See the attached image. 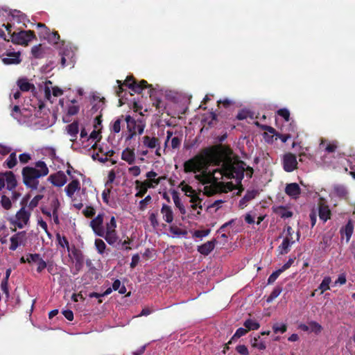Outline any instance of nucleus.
<instances>
[{
    "label": "nucleus",
    "instance_id": "0e129e2a",
    "mask_svg": "<svg viewBox=\"0 0 355 355\" xmlns=\"http://www.w3.org/2000/svg\"><path fill=\"white\" fill-rule=\"evenodd\" d=\"M19 159L21 164H27L31 159V156L30 154L24 153L19 155Z\"/></svg>",
    "mask_w": 355,
    "mask_h": 355
},
{
    "label": "nucleus",
    "instance_id": "5701e85b",
    "mask_svg": "<svg viewBox=\"0 0 355 355\" xmlns=\"http://www.w3.org/2000/svg\"><path fill=\"white\" fill-rule=\"evenodd\" d=\"M46 49L42 44L34 46L31 49V54L36 59H41L45 57Z\"/></svg>",
    "mask_w": 355,
    "mask_h": 355
},
{
    "label": "nucleus",
    "instance_id": "ea45409f",
    "mask_svg": "<svg viewBox=\"0 0 355 355\" xmlns=\"http://www.w3.org/2000/svg\"><path fill=\"white\" fill-rule=\"evenodd\" d=\"M56 239L58 242V244L62 248H67L68 250H69V243L66 236H61L59 233L56 234Z\"/></svg>",
    "mask_w": 355,
    "mask_h": 355
},
{
    "label": "nucleus",
    "instance_id": "8fccbe9b",
    "mask_svg": "<svg viewBox=\"0 0 355 355\" xmlns=\"http://www.w3.org/2000/svg\"><path fill=\"white\" fill-rule=\"evenodd\" d=\"M158 214L156 212H152L149 216V220L153 228H157L159 226V222L157 220Z\"/></svg>",
    "mask_w": 355,
    "mask_h": 355
},
{
    "label": "nucleus",
    "instance_id": "1a4fd4ad",
    "mask_svg": "<svg viewBox=\"0 0 355 355\" xmlns=\"http://www.w3.org/2000/svg\"><path fill=\"white\" fill-rule=\"evenodd\" d=\"M9 249L15 251L19 245H25L26 242V232L25 231L18 232L12 235L10 239Z\"/></svg>",
    "mask_w": 355,
    "mask_h": 355
},
{
    "label": "nucleus",
    "instance_id": "603ef678",
    "mask_svg": "<svg viewBox=\"0 0 355 355\" xmlns=\"http://www.w3.org/2000/svg\"><path fill=\"white\" fill-rule=\"evenodd\" d=\"M135 186H136V189L138 190V191L135 194V196L137 197V198H142V197H144L145 196V194L146 193L147 191H148L146 187L143 186V185L135 184Z\"/></svg>",
    "mask_w": 355,
    "mask_h": 355
},
{
    "label": "nucleus",
    "instance_id": "c9c22d12",
    "mask_svg": "<svg viewBox=\"0 0 355 355\" xmlns=\"http://www.w3.org/2000/svg\"><path fill=\"white\" fill-rule=\"evenodd\" d=\"M248 332V331L246 329V328L244 329V328L240 327V328L237 329L235 334L231 338L230 340L228 342L227 344H231L233 340H234L235 339H238V338H241V336H245Z\"/></svg>",
    "mask_w": 355,
    "mask_h": 355
},
{
    "label": "nucleus",
    "instance_id": "cd10ccee",
    "mask_svg": "<svg viewBox=\"0 0 355 355\" xmlns=\"http://www.w3.org/2000/svg\"><path fill=\"white\" fill-rule=\"evenodd\" d=\"M103 237L105 239L107 243L111 245H114L119 240V236L117 235L116 230L109 232H105V234Z\"/></svg>",
    "mask_w": 355,
    "mask_h": 355
},
{
    "label": "nucleus",
    "instance_id": "bf43d9fd",
    "mask_svg": "<svg viewBox=\"0 0 355 355\" xmlns=\"http://www.w3.org/2000/svg\"><path fill=\"white\" fill-rule=\"evenodd\" d=\"M1 288L3 293L6 295V297L8 298L10 296L8 290V282L6 279H2L1 283Z\"/></svg>",
    "mask_w": 355,
    "mask_h": 355
},
{
    "label": "nucleus",
    "instance_id": "f03ea898",
    "mask_svg": "<svg viewBox=\"0 0 355 355\" xmlns=\"http://www.w3.org/2000/svg\"><path fill=\"white\" fill-rule=\"evenodd\" d=\"M35 166V167L25 166L21 171L23 183L32 190L37 189L39 178L47 175L49 172L46 164L43 161L36 162Z\"/></svg>",
    "mask_w": 355,
    "mask_h": 355
},
{
    "label": "nucleus",
    "instance_id": "393cba45",
    "mask_svg": "<svg viewBox=\"0 0 355 355\" xmlns=\"http://www.w3.org/2000/svg\"><path fill=\"white\" fill-rule=\"evenodd\" d=\"M188 196L191 198L190 202L191 203V209L196 210V209L198 208L200 210H202V206L201 205V202L202 201V199L200 198L199 195H188Z\"/></svg>",
    "mask_w": 355,
    "mask_h": 355
},
{
    "label": "nucleus",
    "instance_id": "a211bd4d",
    "mask_svg": "<svg viewBox=\"0 0 355 355\" xmlns=\"http://www.w3.org/2000/svg\"><path fill=\"white\" fill-rule=\"evenodd\" d=\"M6 175V189L9 191H12L17 185V182L15 174L12 171H8L4 173Z\"/></svg>",
    "mask_w": 355,
    "mask_h": 355
},
{
    "label": "nucleus",
    "instance_id": "39448f33",
    "mask_svg": "<svg viewBox=\"0 0 355 355\" xmlns=\"http://www.w3.org/2000/svg\"><path fill=\"white\" fill-rule=\"evenodd\" d=\"M31 213L26 211L25 207L22 206L21 208L16 213L15 218H10L8 219L10 224L22 229L25 225H28Z\"/></svg>",
    "mask_w": 355,
    "mask_h": 355
},
{
    "label": "nucleus",
    "instance_id": "dca6fc26",
    "mask_svg": "<svg viewBox=\"0 0 355 355\" xmlns=\"http://www.w3.org/2000/svg\"><path fill=\"white\" fill-rule=\"evenodd\" d=\"M216 240L207 241L204 244L198 246V252L204 256H207L215 248Z\"/></svg>",
    "mask_w": 355,
    "mask_h": 355
},
{
    "label": "nucleus",
    "instance_id": "49530a36",
    "mask_svg": "<svg viewBox=\"0 0 355 355\" xmlns=\"http://www.w3.org/2000/svg\"><path fill=\"white\" fill-rule=\"evenodd\" d=\"M257 194L258 191L257 190H248L247 191L245 196L243 197V201L249 202L251 200L254 199Z\"/></svg>",
    "mask_w": 355,
    "mask_h": 355
},
{
    "label": "nucleus",
    "instance_id": "c85d7f7f",
    "mask_svg": "<svg viewBox=\"0 0 355 355\" xmlns=\"http://www.w3.org/2000/svg\"><path fill=\"white\" fill-rule=\"evenodd\" d=\"M17 164V159L16 153L13 152L10 154L4 166L11 169L13 168Z\"/></svg>",
    "mask_w": 355,
    "mask_h": 355
},
{
    "label": "nucleus",
    "instance_id": "09e8293b",
    "mask_svg": "<svg viewBox=\"0 0 355 355\" xmlns=\"http://www.w3.org/2000/svg\"><path fill=\"white\" fill-rule=\"evenodd\" d=\"M272 329L275 334L278 332L284 334L287 330V326L285 324H279L278 323H276L272 326Z\"/></svg>",
    "mask_w": 355,
    "mask_h": 355
},
{
    "label": "nucleus",
    "instance_id": "774afa93",
    "mask_svg": "<svg viewBox=\"0 0 355 355\" xmlns=\"http://www.w3.org/2000/svg\"><path fill=\"white\" fill-rule=\"evenodd\" d=\"M128 171L133 176L137 177L139 175V174L141 173V169H140L139 166H134L129 168Z\"/></svg>",
    "mask_w": 355,
    "mask_h": 355
},
{
    "label": "nucleus",
    "instance_id": "69168bd1",
    "mask_svg": "<svg viewBox=\"0 0 355 355\" xmlns=\"http://www.w3.org/2000/svg\"><path fill=\"white\" fill-rule=\"evenodd\" d=\"M37 263V272L40 273L42 270L46 268L47 264L44 260H43L41 257L36 262Z\"/></svg>",
    "mask_w": 355,
    "mask_h": 355
},
{
    "label": "nucleus",
    "instance_id": "4c0bfd02",
    "mask_svg": "<svg viewBox=\"0 0 355 355\" xmlns=\"http://www.w3.org/2000/svg\"><path fill=\"white\" fill-rule=\"evenodd\" d=\"M116 228V221L114 216H112L110 222L106 223L105 232L115 231Z\"/></svg>",
    "mask_w": 355,
    "mask_h": 355
},
{
    "label": "nucleus",
    "instance_id": "5fc2aeb1",
    "mask_svg": "<svg viewBox=\"0 0 355 355\" xmlns=\"http://www.w3.org/2000/svg\"><path fill=\"white\" fill-rule=\"evenodd\" d=\"M277 114H278V115H279L280 116L284 118L285 119V121H289V119H290V112L286 108L279 109L277 111Z\"/></svg>",
    "mask_w": 355,
    "mask_h": 355
},
{
    "label": "nucleus",
    "instance_id": "f257e3e1",
    "mask_svg": "<svg viewBox=\"0 0 355 355\" xmlns=\"http://www.w3.org/2000/svg\"><path fill=\"white\" fill-rule=\"evenodd\" d=\"M220 162V153L215 147L205 148L184 163V171L187 173H200L195 175V178L202 184H207L211 182L213 175L207 172L208 166L211 164L219 165Z\"/></svg>",
    "mask_w": 355,
    "mask_h": 355
},
{
    "label": "nucleus",
    "instance_id": "f3484780",
    "mask_svg": "<svg viewBox=\"0 0 355 355\" xmlns=\"http://www.w3.org/2000/svg\"><path fill=\"white\" fill-rule=\"evenodd\" d=\"M318 216L323 223H326L329 219H330L331 211L329 209V206L324 203H320L318 206Z\"/></svg>",
    "mask_w": 355,
    "mask_h": 355
},
{
    "label": "nucleus",
    "instance_id": "6e6552de",
    "mask_svg": "<svg viewBox=\"0 0 355 355\" xmlns=\"http://www.w3.org/2000/svg\"><path fill=\"white\" fill-rule=\"evenodd\" d=\"M103 214H98L94 218L90 221V227L94 234L98 236H103L105 234V229L103 226Z\"/></svg>",
    "mask_w": 355,
    "mask_h": 355
},
{
    "label": "nucleus",
    "instance_id": "338daca9",
    "mask_svg": "<svg viewBox=\"0 0 355 355\" xmlns=\"http://www.w3.org/2000/svg\"><path fill=\"white\" fill-rule=\"evenodd\" d=\"M182 139L178 137H174L171 139V147L173 149L178 148L180 146Z\"/></svg>",
    "mask_w": 355,
    "mask_h": 355
},
{
    "label": "nucleus",
    "instance_id": "a19ab883",
    "mask_svg": "<svg viewBox=\"0 0 355 355\" xmlns=\"http://www.w3.org/2000/svg\"><path fill=\"white\" fill-rule=\"evenodd\" d=\"M336 195L342 198L346 199L347 198L348 192L347 189L343 186H338L335 188Z\"/></svg>",
    "mask_w": 355,
    "mask_h": 355
},
{
    "label": "nucleus",
    "instance_id": "2f4dec72",
    "mask_svg": "<svg viewBox=\"0 0 355 355\" xmlns=\"http://www.w3.org/2000/svg\"><path fill=\"white\" fill-rule=\"evenodd\" d=\"M37 27L39 28L40 37L46 40L51 30L44 24L42 23H38L37 24Z\"/></svg>",
    "mask_w": 355,
    "mask_h": 355
},
{
    "label": "nucleus",
    "instance_id": "9b49d317",
    "mask_svg": "<svg viewBox=\"0 0 355 355\" xmlns=\"http://www.w3.org/2000/svg\"><path fill=\"white\" fill-rule=\"evenodd\" d=\"M2 62L6 65L18 64L21 62L20 52H11L7 51L1 55Z\"/></svg>",
    "mask_w": 355,
    "mask_h": 355
},
{
    "label": "nucleus",
    "instance_id": "bb28decb",
    "mask_svg": "<svg viewBox=\"0 0 355 355\" xmlns=\"http://www.w3.org/2000/svg\"><path fill=\"white\" fill-rule=\"evenodd\" d=\"M68 134L73 137L71 140H74L77 137L79 131L78 122L74 121L67 127Z\"/></svg>",
    "mask_w": 355,
    "mask_h": 355
},
{
    "label": "nucleus",
    "instance_id": "052dcab7",
    "mask_svg": "<svg viewBox=\"0 0 355 355\" xmlns=\"http://www.w3.org/2000/svg\"><path fill=\"white\" fill-rule=\"evenodd\" d=\"M80 107L78 105H71L68 107L67 114L69 116H73L78 113Z\"/></svg>",
    "mask_w": 355,
    "mask_h": 355
},
{
    "label": "nucleus",
    "instance_id": "4468645a",
    "mask_svg": "<svg viewBox=\"0 0 355 355\" xmlns=\"http://www.w3.org/2000/svg\"><path fill=\"white\" fill-rule=\"evenodd\" d=\"M354 229V223L352 220H349L345 226H343L340 230L341 239L344 237L346 239V243H348L353 234Z\"/></svg>",
    "mask_w": 355,
    "mask_h": 355
},
{
    "label": "nucleus",
    "instance_id": "79ce46f5",
    "mask_svg": "<svg viewBox=\"0 0 355 355\" xmlns=\"http://www.w3.org/2000/svg\"><path fill=\"white\" fill-rule=\"evenodd\" d=\"M310 323V331L311 332H313L316 334H319L322 330V327L317 322L315 321H311Z\"/></svg>",
    "mask_w": 355,
    "mask_h": 355
},
{
    "label": "nucleus",
    "instance_id": "ddd939ff",
    "mask_svg": "<svg viewBox=\"0 0 355 355\" xmlns=\"http://www.w3.org/2000/svg\"><path fill=\"white\" fill-rule=\"evenodd\" d=\"M71 254L73 257V259L75 260V272L73 274H78L83 268L84 266V261H85V256L82 251L79 249H77L74 248L72 251Z\"/></svg>",
    "mask_w": 355,
    "mask_h": 355
},
{
    "label": "nucleus",
    "instance_id": "37998d69",
    "mask_svg": "<svg viewBox=\"0 0 355 355\" xmlns=\"http://www.w3.org/2000/svg\"><path fill=\"white\" fill-rule=\"evenodd\" d=\"M260 336L254 338V342L252 343V346L259 350H264L266 348V345L263 341L259 340Z\"/></svg>",
    "mask_w": 355,
    "mask_h": 355
},
{
    "label": "nucleus",
    "instance_id": "aec40b11",
    "mask_svg": "<svg viewBox=\"0 0 355 355\" xmlns=\"http://www.w3.org/2000/svg\"><path fill=\"white\" fill-rule=\"evenodd\" d=\"M143 145L148 148L153 149L159 146L160 143L159 139L157 137H150L148 135H145L142 137Z\"/></svg>",
    "mask_w": 355,
    "mask_h": 355
},
{
    "label": "nucleus",
    "instance_id": "864d4df0",
    "mask_svg": "<svg viewBox=\"0 0 355 355\" xmlns=\"http://www.w3.org/2000/svg\"><path fill=\"white\" fill-rule=\"evenodd\" d=\"M83 213L85 217L92 218L95 215L96 211L93 207L87 206L86 208L83 210Z\"/></svg>",
    "mask_w": 355,
    "mask_h": 355
},
{
    "label": "nucleus",
    "instance_id": "6e6d98bb",
    "mask_svg": "<svg viewBox=\"0 0 355 355\" xmlns=\"http://www.w3.org/2000/svg\"><path fill=\"white\" fill-rule=\"evenodd\" d=\"M40 258V254L37 253L28 254L26 255L27 263H31L32 262L36 263Z\"/></svg>",
    "mask_w": 355,
    "mask_h": 355
},
{
    "label": "nucleus",
    "instance_id": "13d9d810",
    "mask_svg": "<svg viewBox=\"0 0 355 355\" xmlns=\"http://www.w3.org/2000/svg\"><path fill=\"white\" fill-rule=\"evenodd\" d=\"M111 189H112V187L105 189L103 190V191L102 193L103 200L107 205H109V202H110L109 200H110V195L111 193Z\"/></svg>",
    "mask_w": 355,
    "mask_h": 355
},
{
    "label": "nucleus",
    "instance_id": "3c124183",
    "mask_svg": "<svg viewBox=\"0 0 355 355\" xmlns=\"http://www.w3.org/2000/svg\"><path fill=\"white\" fill-rule=\"evenodd\" d=\"M282 272V270H281L280 269L274 271L268 279V284H271L274 283Z\"/></svg>",
    "mask_w": 355,
    "mask_h": 355
},
{
    "label": "nucleus",
    "instance_id": "6ab92c4d",
    "mask_svg": "<svg viewBox=\"0 0 355 355\" xmlns=\"http://www.w3.org/2000/svg\"><path fill=\"white\" fill-rule=\"evenodd\" d=\"M80 189V184L78 179L73 180L64 189L68 197L72 198L75 192Z\"/></svg>",
    "mask_w": 355,
    "mask_h": 355
},
{
    "label": "nucleus",
    "instance_id": "a878e982",
    "mask_svg": "<svg viewBox=\"0 0 355 355\" xmlns=\"http://www.w3.org/2000/svg\"><path fill=\"white\" fill-rule=\"evenodd\" d=\"M294 243V241L288 240V236H286L281 245L279 246V253L281 254H287L290 250L291 245Z\"/></svg>",
    "mask_w": 355,
    "mask_h": 355
},
{
    "label": "nucleus",
    "instance_id": "c756f323",
    "mask_svg": "<svg viewBox=\"0 0 355 355\" xmlns=\"http://www.w3.org/2000/svg\"><path fill=\"white\" fill-rule=\"evenodd\" d=\"M331 279L330 277L327 276V277H324V279H322V282L320 283V284L319 285L318 288V289L320 290V294H322L326 291L330 289L329 284H331Z\"/></svg>",
    "mask_w": 355,
    "mask_h": 355
},
{
    "label": "nucleus",
    "instance_id": "473e14b6",
    "mask_svg": "<svg viewBox=\"0 0 355 355\" xmlns=\"http://www.w3.org/2000/svg\"><path fill=\"white\" fill-rule=\"evenodd\" d=\"M94 245L98 253L103 254L107 248L105 243L102 239H97L95 240Z\"/></svg>",
    "mask_w": 355,
    "mask_h": 355
},
{
    "label": "nucleus",
    "instance_id": "58836bf2",
    "mask_svg": "<svg viewBox=\"0 0 355 355\" xmlns=\"http://www.w3.org/2000/svg\"><path fill=\"white\" fill-rule=\"evenodd\" d=\"M43 195H37L35 196L29 202L28 207L30 210H33L34 208H35L38 204L39 202L43 198Z\"/></svg>",
    "mask_w": 355,
    "mask_h": 355
},
{
    "label": "nucleus",
    "instance_id": "680f3d73",
    "mask_svg": "<svg viewBox=\"0 0 355 355\" xmlns=\"http://www.w3.org/2000/svg\"><path fill=\"white\" fill-rule=\"evenodd\" d=\"M236 351L241 355H249L248 347L245 345H239L236 347Z\"/></svg>",
    "mask_w": 355,
    "mask_h": 355
},
{
    "label": "nucleus",
    "instance_id": "412c9836",
    "mask_svg": "<svg viewBox=\"0 0 355 355\" xmlns=\"http://www.w3.org/2000/svg\"><path fill=\"white\" fill-rule=\"evenodd\" d=\"M121 159L129 164H134L135 161V149H131L130 148L124 149L121 154Z\"/></svg>",
    "mask_w": 355,
    "mask_h": 355
},
{
    "label": "nucleus",
    "instance_id": "0eeeda50",
    "mask_svg": "<svg viewBox=\"0 0 355 355\" xmlns=\"http://www.w3.org/2000/svg\"><path fill=\"white\" fill-rule=\"evenodd\" d=\"M125 121L127 123V128L128 132H134L138 133L139 135H141L144 132L146 125L142 121H136L130 115H127L125 116Z\"/></svg>",
    "mask_w": 355,
    "mask_h": 355
},
{
    "label": "nucleus",
    "instance_id": "20e7f679",
    "mask_svg": "<svg viewBox=\"0 0 355 355\" xmlns=\"http://www.w3.org/2000/svg\"><path fill=\"white\" fill-rule=\"evenodd\" d=\"M118 83V87L116 89V96L119 97H123V92H124L123 86L129 88L132 92L139 94L145 88H150L149 94L150 97L152 98L153 93L155 92L154 89L152 88V85H149L145 80H142L140 82H137L132 76H127L123 83L121 80H116Z\"/></svg>",
    "mask_w": 355,
    "mask_h": 355
},
{
    "label": "nucleus",
    "instance_id": "423d86ee",
    "mask_svg": "<svg viewBox=\"0 0 355 355\" xmlns=\"http://www.w3.org/2000/svg\"><path fill=\"white\" fill-rule=\"evenodd\" d=\"M35 38L33 31H20L19 32H13L11 34V41L14 44L21 45H28V43Z\"/></svg>",
    "mask_w": 355,
    "mask_h": 355
},
{
    "label": "nucleus",
    "instance_id": "e433bc0d",
    "mask_svg": "<svg viewBox=\"0 0 355 355\" xmlns=\"http://www.w3.org/2000/svg\"><path fill=\"white\" fill-rule=\"evenodd\" d=\"M60 39V35L57 31H50L46 40L49 42L53 44H58Z\"/></svg>",
    "mask_w": 355,
    "mask_h": 355
},
{
    "label": "nucleus",
    "instance_id": "f704fd0d",
    "mask_svg": "<svg viewBox=\"0 0 355 355\" xmlns=\"http://www.w3.org/2000/svg\"><path fill=\"white\" fill-rule=\"evenodd\" d=\"M18 86L19 89L23 92H28L32 87H34L33 85L28 83L26 79L18 80Z\"/></svg>",
    "mask_w": 355,
    "mask_h": 355
},
{
    "label": "nucleus",
    "instance_id": "7ed1b4c3",
    "mask_svg": "<svg viewBox=\"0 0 355 355\" xmlns=\"http://www.w3.org/2000/svg\"><path fill=\"white\" fill-rule=\"evenodd\" d=\"M246 164L242 160L235 161L234 162L224 163L220 169H216L214 173L219 172L222 176H225L228 179H236L241 184L244 177L245 167Z\"/></svg>",
    "mask_w": 355,
    "mask_h": 355
},
{
    "label": "nucleus",
    "instance_id": "f8f14e48",
    "mask_svg": "<svg viewBox=\"0 0 355 355\" xmlns=\"http://www.w3.org/2000/svg\"><path fill=\"white\" fill-rule=\"evenodd\" d=\"M48 180L55 187H61L67 183V178L63 171H59L50 175Z\"/></svg>",
    "mask_w": 355,
    "mask_h": 355
},
{
    "label": "nucleus",
    "instance_id": "c03bdc74",
    "mask_svg": "<svg viewBox=\"0 0 355 355\" xmlns=\"http://www.w3.org/2000/svg\"><path fill=\"white\" fill-rule=\"evenodd\" d=\"M1 204L3 209L9 210L12 207V202L10 199L5 195L1 196Z\"/></svg>",
    "mask_w": 355,
    "mask_h": 355
},
{
    "label": "nucleus",
    "instance_id": "4be33fe9",
    "mask_svg": "<svg viewBox=\"0 0 355 355\" xmlns=\"http://www.w3.org/2000/svg\"><path fill=\"white\" fill-rule=\"evenodd\" d=\"M161 213L163 215V219L168 223H171L173 220V213L170 206L163 205L161 209Z\"/></svg>",
    "mask_w": 355,
    "mask_h": 355
},
{
    "label": "nucleus",
    "instance_id": "9d476101",
    "mask_svg": "<svg viewBox=\"0 0 355 355\" xmlns=\"http://www.w3.org/2000/svg\"><path fill=\"white\" fill-rule=\"evenodd\" d=\"M282 162L284 170L286 172H292L297 168V157L291 153H287L284 155Z\"/></svg>",
    "mask_w": 355,
    "mask_h": 355
},
{
    "label": "nucleus",
    "instance_id": "e2e57ef3",
    "mask_svg": "<svg viewBox=\"0 0 355 355\" xmlns=\"http://www.w3.org/2000/svg\"><path fill=\"white\" fill-rule=\"evenodd\" d=\"M210 233V230H196L194 232L193 236L196 238H202L207 236Z\"/></svg>",
    "mask_w": 355,
    "mask_h": 355
},
{
    "label": "nucleus",
    "instance_id": "72a5a7b5",
    "mask_svg": "<svg viewBox=\"0 0 355 355\" xmlns=\"http://www.w3.org/2000/svg\"><path fill=\"white\" fill-rule=\"evenodd\" d=\"M282 291V288L281 286H276L272 290V291L271 292L270 295L268 297V298L266 300L267 302L270 303V302H272L275 298H277L280 295Z\"/></svg>",
    "mask_w": 355,
    "mask_h": 355
},
{
    "label": "nucleus",
    "instance_id": "7c9ffc66",
    "mask_svg": "<svg viewBox=\"0 0 355 355\" xmlns=\"http://www.w3.org/2000/svg\"><path fill=\"white\" fill-rule=\"evenodd\" d=\"M243 326L246 328L248 331L251 330H257L260 327L259 322L251 319H247L244 322Z\"/></svg>",
    "mask_w": 355,
    "mask_h": 355
},
{
    "label": "nucleus",
    "instance_id": "2eb2a0df",
    "mask_svg": "<svg viewBox=\"0 0 355 355\" xmlns=\"http://www.w3.org/2000/svg\"><path fill=\"white\" fill-rule=\"evenodd\" d=\"M285 193L290 197L297 199L301 193V189L297 183L287 184L285 188Z\"/></svg>",
    "mask_w": 355,
    "mask_h": 355
},
{
    "label": "nucleus",
    "instance_id": "de8ad7c7",
    "mask_svg": "<svg viewBox=\"0 0 355 355\" xmlns=\"http://www.w3.org/2000/svg\"><path fill=\"white\" fill-rule=\"evenodd\" d=\"M123 118V116L121 115V118H118L113 123L111 130L114 133H119L120 132V130H121V123L122 122V119Z\"/></svg>",
    "mask_w": 355,
    "mask_h": 355
},
{
    "label": "nucleus",
    "instance_id": "4d7b16f0",
    "mask_svg": "<svg viewBox=\"0 0 355 355\" xmlns=\"http://www.w3.org/2000/svg\"><path fill=\"white\" fill-rule=\"evenodd\" d=\"M150 201H151V196L149 195L146 196L145 198H144L143 200H141L139 202V209L141 211H144L146 208L147 205Z\"/></svg>",
    "mask_w": 355,
    "mask_h": 355
},
{
    "label": "nucleus",
    "instance_id": "b1692460",
    "mask_svg": "<svg viewBox=\"0 0 355 355\" xmlns=\"http://www.w3.org/2000/svg\"><path fill=\"white\" fill-rule=\"evenodd\" d=\"M172 198L176 207L178 208L182 214L184 215L186 214L185 207L181 202L178 193L175 190L172 191Z\"/></svg>",
    "mask_w": 355,
    "mask_h": 355
},
{
    "label": "nucleus",
    "instance_id": "a18cd8bd",
    "mask_svg": "<svg viewBox=\"0 0 355 355\" xmlns=\"http://www.w3.org/2000/svg\"><path fill=\"white\" fill-rule=\"evenodd\" d=\"M180 185H182V190L187 196L188 195L197 194L196 191L190 185L185 184L184 181H182Z\"/></svg>",
    "mask_w": 355,
    "mask_h": 355
}]
</instances>
